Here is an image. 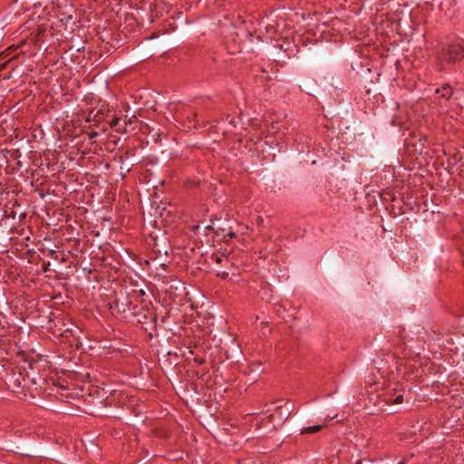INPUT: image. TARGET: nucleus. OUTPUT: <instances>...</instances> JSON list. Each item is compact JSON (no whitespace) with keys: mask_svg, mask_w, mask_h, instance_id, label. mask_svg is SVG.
<instances>
[{"mask_svg":"<svg viewBox=\"0 0 464 464\" xmlns=\"http://www.w3.org/2000/svg\"><path fill=\"white\" fill-rule=\"evenodd\" d=\"M285 404L286 401L281 400L278 404L272 402L266 405L267 417L275 428L283 425L291 414V411L289 409L283 410V407Z\"/></svg>","mask_w":464,"mask_h":464,"instance_id":"f257e3e1","label":"nucleus"},{"mask_svg":"<svg viewBox=\"0 0 464 464\" xmlns=\"http://www.w3.org/2000/svg\"><path fill=\"white\" fill-rule=\"evenodd\" d=\"M131 316L134 317L138 324H141L145 331L148 330L147 326L154 327L157 320L155 310L143 305H134Z\"/></svg>","mask_w":464,"mask_h":464,"instance_id":"f03ea898","label":"nucleus"},{"mask_svg":"<svg viewBox=\"0 0 464 464\" xmlns=\"http://www.w3.org/2000/svg\"><path fill=\"white\" fill-rule=\"evenodd\" d=\"M438 57L441 62L454 63L464 58V47L459 43H452L442 48Z\"/></svg>","mask_w":464,"mask_h":464,"instance_id":"7ed1b4c3","label":"nucleus"},{"mask_svg":"<svg viewBox=\"0 0 464 464\" xmlns=\"http://www.w3.org/2000/svg\"><path fill=\"white\" fill-rule=\"evenodd\" d=\"M213 343L211 345L218 348V347H240V343H236V337L231 333L222 332L220 333L218 338L215 335L212 339Z\"/></svg>","mask_w":464,"mask_h":464,"instance_id":"20e7f679","label":"nucleus"},{"mask_svg":"<svg viewBox=\"0 0 464 464\" xmlns=\"http://www.w3.org/2000/svg\"><path fill=\"white\" fill-rule=\"evenodd\" d=\"M111 310L112 314H123L125 318H129L131 316V312L133 311V306H131L128 300H115L114 304L111 305Z\"/></svg>","mask_w":464,"mask_h":464,"instance_id":"39448f33","label":"nucleus"},{"mask_svg":"<svg viewBox=\"0 0 464 464\" xmlns=\"http://www.w3.org/2000/svg\"><path fill=\"white\" fill-rule=\"evenodd\" d=\"M106 117V111L104 109L101 108L98 111L94 109L91 110L84 118V121L86 123H91L94 121L95 123L102 122Z\"/></svg>","mask_w":464,"mask_h":464,"instance_id":"423d86ee","label":"nucleus"},{"mask_svg":"<svg viewBox=\"0 0 464 464\" xmlns=\"http://www.w3.org/2000/svg\"><path fill=\"white\" fill-rule=\"evenodd\" d=\"M74 13L72 6H70V9L68 11H60L59 12V18L60 21L64 24L65 26L69 24H74Z\"/></svg>","mask_w":464,"mask_h":464,"instance_id":"0eeeda50","label":"nucleus"},{"mask_svg":"<svg viewBox=\"0 0 464 464\" xmlns=\"http://www.w3.org/2000/svg\"><path fill=\"white\" fill-rule=\"evenodd\" d=\"M206 228L207 229H214V227L212 226H207ZM226 230L227 229L225 227L218 226L215 228V234L217 236L223 237L225 240H226L227 237H228L229 238H235L236 237V233L231 230V227L228 228V231H227V234H225Z\"/></svg>","mask_w":464,"mask_h":464,"instance_id":"6e6552de","label":"nucleus"},{"mask_svg":"<svg viewBox=\"0 0 464 464\" xmlns=\"http://www.w3.org/2000/svg\"><path fill=\"white\" fill-rule=\"evenodd\" d=\"M435 93L438 95L437 98H443L448 101L452 95V89L450 85L444 84L440 88H437Z\"/></svg>","mask_w":464,"mask_h":464,"instance_id":"1a4fd4ad","label":"nucleus"},{"mask_svg":"<svg viewBox=\"0 0 464 464\" xmlns=\"http://www.w3.org/2000/svg\"><path fill=\"white\" fill-rule=\"evenodd\" d=\"M325 425H326V420H324V423L320 424V425H314V426L303 428V429H301L300 432H301V434L315 433V432L321 430L323 429V427H324Z\"/></svg>","mask_w":464,"mask_h":464,"instance_id":"9d476101","label":"nucleus"},{"mask_svg":"<svg viewBox=\"0 0 464 464\" xmlns=\"http://www.w3.org/2000/svg\"><path fill=\"white\" fill-rule=\"evenodd\" d=\"M120 121L121 119L119 117H114L110 122V127L114 128L118 132H127V129L125 126L120 124Z\"/></svg>","mask_w":464,"mask_h":464,"instance_id":"9b49d317","label":"nucleus"},{"mask_svg":"<svg viewBox=\"0 0 464 464\" xmlns=\"http://www.w3.org/2000/svg\"><path fill=\"white\" fill-rule=\"evenodd\" d=\"M211 259L214 260L218 264L222 263V262L229 263L228 257L226 256H218L217 254H213L211 256Z\"/></svg>","mask_w":464,"mask_h":464,"instance_id":"f8f14e48","label":"nucleus"},{"mask_svg":"<svg viewBox=\"0 0 464 464\" xmlns=\"http://www.w3.org/2000/svg\"><path fill=\"white\" fill-rule=\"evenodd\" d=\"M217 276H218V277H221V278H223V279H226V278H227V276H228V272H227V271H219V272H218Z\"/></svg>","mask_w":464,"mask_h":464,"instance_id":"ddd939ff","label":"nucleus"},{"mask_svg":"<svg viewBox=\"0 0 464 464\" xmlns=\"http://www.w3.org/2000/svg\"><path fill=\"white\" fill-rule=\"evenodd\" d=\"M402 401H403V396L402 395H398L394 399V403H396V404H401Z\"/></svg>","mask_w":464,"mask_h":464,"instance_id":"4468645a","label":"nucleus"},{"mask_svg":"<svg viewBox=\"0 0 464 464\" xmlns=\"http://www.w3.org/2000/svg\"><path fill=\"white\" fill-rule=\"evenodd\" d=\"M133 118H135V116H132L131 118H130L128 120H127V117H125V121H124L123 126L126 127L127 125L131 124L133 122V120H132Z\"/></svg>","mask_w":464,"mask_h":464,"instance_id":"2eb2a0df","label":"nucleus"},{"mask_svg":"<svg viewBox=\"0 0 464 464\" xmlns=\"http://www.w3.org/2000/svg\"><path fill=\"white\" fill-rule=\"evenodd\" d=\"M88 136L89 138L92 140V139H94L98 136V132L97 131H91L90 133H88Z\"/></svg>","mask_w":464,"mask_h":464,"instance_id":"dca6fc26","label":"nucleus"},{"mask_svg":"<svg viewBox=\"0 0 464 464\" xmlns=\"http://www.w3.org/2000/svg\"><path fill=\"white\" fill-rule=\"evenodd\" d=\"M188 354H189V356H188V357H187V360H190V359H191V357L194 355V353H193V350H189V351H188Z\"/></svg>","mask_w":464,"mask_h":464,"instance_id":"f3484780","label":"nucleus"},{"mask_svg":"<svg viewBox=\"0 0 464 464\" xmlns=\"http://www.w3.org/2000/svg\"><path fill=\"white\" fill-rule=\"evenodd\" d=\"M193 360L198 362V363H199V364L203 363V360L202 359L198 360L196 357H193Z\"/></svg>","mask_w":464,"mask_h":464,"instance_id":"a211bd4d","label":"nucleus"},{"mask_svg":"<svg viewBox=\"0 0 464 464\" xmlns=\"http://www.w3.org/2000/svg\"><path fill=\"white\" fill-rule=\"evenodd\" d=\"M199 345L198 343H194V347L197 348Z\"/></svg>","mask_w":464,"mask_h":464,"instance_id":"6ab92c4d","label":"nucleus"},{"mask_svg":"<svg viewBox=\"0 0 464 464\" xmlns=\"http://www.w3.org/2000/svg\"><path fill=\"white\" fill-rule=\"evenodd\" d=\"M169 355H171V351H168V353H167V356H169Z\"/></svg>","mask_w":464,"mask_h":464,"instance_id":"aec40b11","label":"nucleus"}]
</instances>
